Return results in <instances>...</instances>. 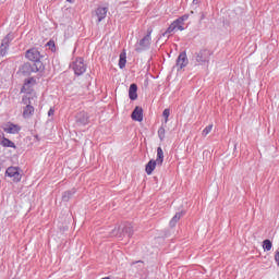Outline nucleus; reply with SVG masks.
I'll use <instances>...</instances> for the list:
<instances>
[{
    "label": "nucleus",
    "mask_w": 279,
    "mask_h": 279,
    "mask_svg": "<svg viewBox=\"0 0 279 279\" xmlns=\"http://www.w3.org/2000/svg\"><path fill=\"white\" fill-rule=\"evenodd\" d=\"M153 33H154V29L148 28L147 34L135 44V51L137 53H143V51H149V49L151 47V34Z\"/></svg>",
    "instance_id": "nucleus-1"
},
{
    "label": "nucleus",
    "mask_w": 279,
    "mask_h": 279,
    "mask_svg": "<svg viewBox=\"0 0 279 279\" xmlns=\"http://www.w3.org/2000/svg\"><path fill=\"white\" fill-rule=\"evenodd\" d=\"M40 69H43V62H26L20 68V71L23 75H32V73H38Z\"/></svg>",
    "instance_id": "nucleus-2"
},
{
    "label": "nucleus",
    "mask_w": 279,
    "mask_h": 279,
    "mask_svg": "<svg viewBox=\"0 0 279 279\" xmlns=\"http://www.w3.org/2000/svg\"><path fill=\"white\" fill-rule=\"evenodd\" d=\"M22 104L25 106L23 109V118L31 119L34 116V106H32V98L24 96Z\"/></svg>",
    "instance_id": "nucleus-3"
},
{
    "label": "nucleus",
    "mask_w": 279,
    "mask_h": 279,
    "mask_svg": "<svg viewBox=\"0 0 279 279\" xmlns=\"http://www.w3.org/2000/svg\"><path fill=\"white\" fill-rule=\"evenodd\" d=\"M194 60L198 64H208L210 62V50H199L194 54Z\"/></svg>",
    "instance_id": "nucleus-4"
},
{
    "label": "nucleus",
    "mask_w": 279,
    "mask_h": 279,
    "mask_svg": "<svg viewBox=\"0 0 279 279\" xmlns=\"http://www.w3.org/2000/svg\"><path fill=\"white\" fill-rule=\"evenodd\" d=\"M14 40V34L9 33L1 43L0 46V56H8V49L10 48V43Z\"/></svg>",
    "instance_id": "nucleus-5"
},
{
    "label": "nucleus",
    "mask_w": 279,
    "mask_h": 279,
    "mask_svg": "<svg viewBox=\"0 0 279 279\" xmlns=\"http://www.w3.org/2000/svg\"><path fill=\"white\" fill-rule=\"evenodd\" d=\"M72 69L74 71L75 75H84V73H86V64H84V59L77 58L72 63Z\"/></svg>",
    "instance_id": "nucleus-6"
},
{
    "label": "nucleus",
    "mask_w": 279,
    "mask_h": 279,
    "mask_svg": "<svg viewBox=\"0 0 279 279\" xmlns=\"http://www.w3.org/2000/svg\"><path fill=\"white\" fill-rule=\"evenodd\" d=\"M25 58L35 64H38V62H41L40 51H38L36 48L28 49L25 53Z\"/></svg>",
    "instance_id": "nucleus-7"
},
{
    "label": "nucleus",
    "mask_w": 279,
    "mask_h": 279,
    "mask_svg": "<svg viewBox=\"0 0 279 279\" xmlns=\"http://www.w3.org/2000/svg\"><path fill=\"white\" fill-rule=\"evenodd\" d=\"M5 175L8 178H13V182H21V172L19 171V167H9L5 171Z\"/></svg>",
    "instance_id": "nucleus-8"
},
{
    "label": "nucleus",
    "mask_w": 279,
    "mask_h": 279,
    "mask_svg": "<svg viewBox=\"0 0 279 279\" xmlns=\"http://www.w3.org/2000/svg\"><path fill=\"white\" fill-rule=\"evenodd\" d=\"M189 65V57H186V51H183L177 58V66L182 70Z\"/></svg>",
    "instance_id": "nucleus-9"
},
{
    "label": "nucleus",
    "mask_w": 279,
    "mask_h": 279,
    "mask_svg": "<svg viewBox=\"0 0 279 279\" xmlns=\"http://www.w3.org/2000/svg\"><path fill=\"white\" fill-rule=\"evenodd\" d=\"M95 16L97 17L98 23H101L106 16H108L107 7H98L95 11Z\"/></svg>",
    "instance_id": "nucleus-10"
},
{
    "label": "nucleus",
    "mask_w": 279,
    "mask_h": 279,
    "mask_svg": "<svg viewBox=\"0 0 279 279\" xmlns=\"http://www.w3.org/2000/svg\"><path fill=\"white\" fill-rule=\"evenodd\" d=\"M3 130L7 132V134H19V132H21V126L19 124L9 122L4 124Z\"/></svg>",
    "instance_id": "nucleus-11"
},
{
    "label": "nucleus",
    "mask_w": 279,
    "mask_h": 279,
    "mask_svg": "<svg viewBox=\"0 0 279 279\" xmlns=\"http://www.w3.org/2000/svg\"><path fill=\"white\" fill-rule=\"evenodd\" d=\"M138 86L136 84H131L129 87V99H131V101H136V99H138Z\"/></svg>",
    "instance_id": "nucleus-12"
},
{
    "label": "nucleus",
    "mask_w": 279,
    "mask_h": 279,
    "mask_svg": "<svg viewBox=\"0 0 279 279\" xmlns=\"http://www.w3.org/2000/svg\"><path fill=\"white\" fill-rule=\"evenodd\" d=\"M120 230L122 231V233L124 235H126L129 239L132 238V235L134 234V229L132 227V223L126 222L124 223L122 227H120Z\"/></svg>",
    "instance_id": "nucleus-13"
},
{
    "label": "nucleus",
    "mask_w": 279,
    "mask_h": 279,
    "mask_svg": "<svg viewBox=\"0 0 279 279\" xmlns=\"http://www.w3.org/2000/svg\"><path fill=\"white\" fill-rule=\"evenodd\" d=\"M131 119H133V121H138V123H141V121H143V108L135 107L131 114Z\"/></svg>",
    "instance_id": "nucleus-14"
},
{
    "label": "nucleus",
    "mask_w": 279,
    "mask_h": 279,
    "mask_svg": "<svg viewBox=\"0 0 279 279\" xmlns=\"http://www.w3.org/2000/svg\"><path fill=\"white\" fill-rule=\"evenodd\" d=\"M156 167H158V161L150 159L146 163V168H145L147 175H151V173H154V169H156Z\"/></svg>",
    "instance_id": "nucleus-15"
},
{
    "label": "nucleus",
    "mask_w": 279,
    "mask_h": 279,
    "mask_svg": "<svg viewBox=\"0 0 279 279\" xmlns=\"http://www.w3.org/2000/svg\"><path fill=\"white\" fill-rule=\"evenodd\" d=\"M155 161H157L158 167H162V162H165V151L162 150V147L157 148V158Z\"/></svg>",
    "instance_id": "nucleus-16"
},
{
    "label": "nucleus",
    "mask_w": 279,
    "mask_h": 279,
    "mask_svg": "<svg viewBox=\"0 0 279 279\" xmlns=\"http://www.w3.org/2000/svg\"><path fill=\"white\" fill-rule=\"evenodd\" d=\"M77 123H81V125H86L88 123V113L86 112H80L76 116Z\"/></svg>",
    "instance_id": "nucleus-17"
},
{
    "label": "nucleus",
    "mask_w": 279,
    "mask_h": 279,
    "mask_svg": "<svg viewBox=\"0 0 279 279\" xmlns=\"http://www.w3.org/2000/svg\"><path fill=\"white\" fill-rule=\"evenodd\" d=\"M125 64H128V54L125 53V51H123L120 53L119 68L125 69Z\"/></svg>",
    "instance_id": "nucleus-18"
},
{
    "label": "nucleus",
    "mask_w": 279,
    "mask_h": 279,
    "mask_svg": "<svg viewBox=\"0 0 279 279\" xmlns=\"http://www.w3.org/2000/svg\"><path fill=\"white\" fill-rule=\"evenodd\" d=\"M0 145L2 147H11L12 149H16V144H14V142L10 141L8 137H3Z\"/></svg>",
    "instance_id": "nucleus-19"
},
{
    "label": "nucleus",
    "mask_w": 279,
    "mask_h": 279,
    "mask_svg": "<svg viewBox=\"0 0 279 279\" xmlns=\"http://www.w3.org/2000/svg\"><path fill=\"white\" fill-rule=\"evenodd\" d=\"M76 191L75 189L69 190L62 194V202H69V199L73 198V195H75Z\"/></svg>",
    "instance_id": "nucleus-20"
},
{
    "label": "nucleus",
    "mask_w": 279,
    "mask_h": 279,
    "mask_svg": "<svg viewBox=\"0 0 279 279\" xmlns=\"http://www.w3.org/2000/svg\"><path fill=\"white\" fill-rule=\"evenodd\" d=\"M173 32H177L175 24L171 23L165 33L161 34L163 38H169Z\"/></svg>",
    "instance_id": "nucleus-21"
},
{
    "label": "nucleus",
    "mask_w": 279,
    "mask_h": 279,
    "mask_svg": "<svg viewBox=\"0 0 279 279\" xmlns=\"http://www.w3.org/2000/svg\"><path fill=\"white\" fill-rule=\"evenodd\" d=\"M182 213H177L172 219L170 220V228H175V225L178 223V221H180V219L182 218Z\"/></svg>",
    "instance_id": "nucleus-22"
},
{
    "label": "nucleus",
    "mask_w": 279,
    "mask_h": 279,
    "mask_svg": "<svg viewBox=\"0 0 279 279\" xmlns=\"http://www.w3.org/2000/svg\"><path fill=\"white\" fill-rule=\"evenodd\" d=\"M263 247H264L265 252H269V251H271V247H274V244L271 243L270 240L267 239V240L263 241Z\"/></svg>",
    "instance_id": "nucleus-23"
},
{
    "label": "nucleus",
    "mask_w": 279,
    "mask_h": 279,
    "mask_svg": "<svg viewBox=\"0 0 279 279\" xmlns=\"http://www.w3.org/2000/svg\"><path fill=\"white\" fill-rule=\"evenodd\" d=\"M172 25H175L177 32H184V24L181 23L178 19L172 22Z\"/></svg>",
    "instance_id": "nucleus-24"
},
{
    "label": "nucleus",
    "mask_w": 279,
    "mask_h": 279,
    "mask_svg": "<svg viewBox=\"0 0 279 279\" xmlns=\"http://www.w3.org/2000/svg\"><path fill=\"white\" fill-rule=\"evenodd\" d=\"M171 116L170 109H165L162 112V117L165 118V123H169V117Z\"/></svg>",
    "instance_id": "nucleus-25"
},
{
    "label": "nucleus",
    "mask_w": 279,
    "mask_h": 279,
    "mask_svg": "<svg viewBox=\"0 0 279 279\" xmlns=\"http://www.w3.org/2000/svg\"><path fill=\"white\" fill-rule=\"evenodd\" d=\"M209 132H213V124L207 125V126L203 130L202 135H203V136H208V133H209Z\"/></svg>",
    "instance_id": "nucleus-26"
},
{
    "label": "nucleus",
    "mask_w": 279,
    "mask_h": 279,
    "mask_svg": "<svg viewBox=\"0 0 279 279\" xmlns=\"http://www.w3.org/2000/svg\"><path fill=\"white\" fill-rule=\"evenodd\" d=\"M158 136H159V140L160 141H165V129L162 128V126H160L159 129H158Z\"/></svg>",
    "instance_id": "nucleus-27"
},
{
    "label": "nucleus",
    "mask_w": 279,
    "mask_h": 279,
    "mask_svg": "<svg viewBox=\"0 0 279 279\" xmlns=\"http://www.w3.org/2000/svg\"><path fill=\"white\" fill-rule=\"evenodd\" d=\"M177 20H179L184 25V21H189V14H184Z\"/></svg>",
    "instance_id": "nucleus-28"
},
{
    "label": "nucleus",
    "mask_w": 279,
    "mask_h": 279,
    "mask_svg": "<svg viewBox=\"0 0 279 279\" xmlns=\"http://www.w3.org/2000/svg\"><path fill=\"white\" fill-rule=\"evenodd\" d=\"M275 262L277 263V265L279 267V251H276V253H275Z\"/></svg>",
    "instance_id": "nucleus-29"
},
{
    "label": "nucleus",
    "mask_w": 279,
    "mask_h": 279,
    "mask_svg": "<svg viewBox=\"0 0 279 279\" xmlns=\"http://www.w3.org/2000/svg\"><path fill=\"white\" fill-rule=\"evenodd\" d=\"M56 110H53V108H50L48 111V117H53Z\"/></svg>",
    "instance_id": "nucleus-30"
},
{
    "label": "nucleus",
    "mask_w": 279,
    "mask_h": 279,
    "mask_svg": "<svg viewBox=\"0 0 279 279\" xmlns=\"http://www.w3.org/2000/svg\"><path fill=\"white\" fill-rule=\"evenodd\" d=\"M2 165H3V157L0 156V169Z\"/></svg>",
    "instance_id": "nucleus-31"
},
{
    "label": "nucleus",
    "mask_w": 279,
    "mask_h": 279,
    "mask_svg": "<svg viewBox=\"0 0 279 279\" xmlns=\"http://www.w3.org/2000/svg\"><path fill=\"white\" fill-rule=\"evenodd\" d=\"M133 265H143V262L138 260V262L133 263Z\"/></svg>",
    "instance_id": "nucleus-32"
},
{
    "label": "nucleus",
    "mask_w": 279,
    "mask_h": 279,
    "mask_svg": "<svg viewBox=\"0 0 279 279\" xmlns=\"http://www.w3.org/2000/svg\"><path fill=\"white\" fill-rule=\"evenodd\" d=\"M199 3V0H193V5H197Z\"/></svg>",
    "instance_id": "nucleus-33"
},
{
    "label": "nucleus",
    "mask_w": 279,
    "mask_h": 279,
    "mask_svg": "<svg viewBox=\"0 0 279 279\" xmlns=\"http://www.w3.org/2000/svg\"><path fill=\"white\" fill-rule=\"evenodd\" d=\"M118 238H119V239H123V235L120 233V234L118 235Z\"/></svg>",
    "instance_id": "nucleus-34"
},
{
    "label": "nucleus",
    "mask_w": 279,
    "mask_h": 279,
    "mask_svg": "<svg viewBox=\"0 0 279 279\" xmlns=\"http://www.w3.org/2000/svg\"><path fill=\"white\" fill-rule=\"evenodd\" d=\"M68 1V3H73V0H66Z\"/></svg>",
    "instance_id": "nucleus-35"
},
{
    "label": "nucleus",
    "mask_w": 279,
    "mask_h": 279,
    "mask_svg": "<svg viewBox=\"0 0 279 279\" xmlns=\"http://www.w3.org/2000/svg\"><path fill=\"white\" fill-rule=\"evenodd\" d=\"M191 14H194V12H193V11H191Z\"/></svg>",
    "instance_id": "nucleus-36"
},
{
    "label": "nucleus",
    "mask_w": 279,
    "mask_h": 279,
    "mask_svg": "<svg viewBox=\"0 0 279 279\" xmlns=\"http://www.w3.org/2000/svg\"><path fill=\"white\" fill-rule=\"evenodd\" d=\"M112 235L114 236V231H113Z\"/></svg>",
    "instance_id": "nucleus-37"
}]
</instances>
